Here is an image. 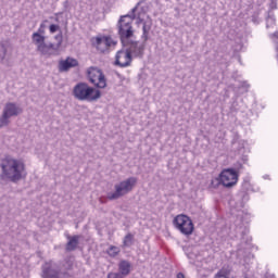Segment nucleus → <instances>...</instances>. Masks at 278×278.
Returning a JSON list of instances; mask_svg holds the SVG:
<instances>
[{
	"instance_id": "nucleus-14",
	"label": "nucleus",
	"mask_w": 278,
	"mask_h": 278,
	"mask_svg": "<svg viewBox=\"0 0 278 278\" xmlns=\"http://www.w3.org/2000/svg\"><path fill=\"white\" fill-rule=\"evenodd\" d=\"M126 16H129L132 22L137 20L139 23H142V18H144V9H142L140 4H137L130 13L126 14Z\"/></svg>"
},
{
	"instance_id": "nucleus-21",
	"label": "nucleus",
	"mask_w": 278,
	"mask_h": 278,
	"mask_svg": "<svg viewBox=\"0 0 278 278\" xmlns=\"http://www.w3.org/2000/svg\"><path fill=\"white\" fill-rule=\"evenodd\" d=\"M123 244H124V247H127V248L131 247L134 244V235L127 233L124 237Z\"/></svg>"
},
{
	"instance_id": "nucleus-13",
	"label": "nucleus",
	"mask_w": 278,
	"mask_h": 278,
	"mask_svg": "<svg viewBox=\"0 0 278 278\" xmlns=\"http://www.w3.org/2000/svg\"><path fill=\"white\" fill-rule=\"evenodd\" d=\"M22 112L23 109L12 102L7 103L3 109V114L7 115L9 118H12V116H18V114H21Z\"/></svg>"
},
{
	"instance_id": "nucleus-4",
	"label": "nucleus",
	"mask_w": 278,
	"mask_h": 278,
	"mask_svg": "<svg viewBox=\"0 0 278 278\" xmlns=\"http://www.w3.org/2000/svg\"><path fill=\"white\" fill-rule=\"evenodd\" d=\"M136 184H138V178L136 177H129L114 186V192H109L106 194V198L109 201H116L121 199L122 197H125V194H129L131 190L136 187Z\"/></svg>"
},
{
	"instance_id": "nucleus-3",
	"label": "nucleus",
	"mask_w": 278,
	"mask_h": 278,
	"mask_svg": "<svg viewBox=\"0 0 278 278\" xmlns=\"http://www.w3.org/2000/svg\"><path fill=\"white\" fill-rule=\"evenodd\" d=\"M73 96L78 101H88L89 103H92L101 99V91L94 89V87H90L86 83H78L73 89Z\"/></svg>"
},
{
	"instance_id": "nucleus-2",
	"label": "nucleus",
	"mask_w": 278,
	"mask_h": 278,
	"mask_svg": "<svg viewBox=\"0 0 278 278\" xmlns=\"http://www.w3.org/2000/svg\"><path fill=\"white\" fill-rule=\"evenodd\" d=\"M55 39L59 40L58 43L45 42V28H38V31L31 35L33 45L37 47L38 53L45 55L46 58L55 55L60 47H62V35H56Z\"/></svg>"
},
{
	"instance_id": "nucleus-7",
	"label": "nucleus",
	"mask_w": 278,
	"mask_h": 278,
	"mask_svg": "<svg viewBox=\"0 0 278 278\" xmlns=\"http://www.w3.org/2000/svg\"><path fill=\"white\" fill-rule=\"evenodd\" d=\"M87 77L96 88H106L108 87V80L105 79V75L103 74V71L99 67L91 66L87 70Z\"/></svg>"
},
{
	"instance_id": "nucleus-11",
	"label": "nucleus",
	"mask_w": 278,
	"mask_h": 278,
	"mask_svg": "<svg viewBox=\"0 0 278 278\" xmlns=\"http://www.w3.org/2000/svg\"><path fill=\"white\" fill-rule=\"evenodd\" d=\"M131 64V54L127 50H121L116 53L115 65L121 68H126Z\"/></svg>"
},
{
	"instance_id": "nucleus-17",
	"label": "nucleus",
	"mask_w": 278,
	"mask_h": 278,
	"mask_svg": "<svg viewBox=\"0 0 278 278\" xmlns=\"http://www.w3.org/2000/svg\"><path fill=\"white\" fill-rule=\"evenodd\" d=\"M96 47L98 51H101V53H105L108 51V40L104 37H97L96 38Z\"/></svg>"
},
{
	"instance_id": "nucleus-28",
	"label": "nucleus",
	"mask_w": 278,
	"mask_h": 278,
	"mask_svg": "<svg viewBox=\"0 0 278 278\" xmlns=\"http://www.w3.org/2000/svg\"><path fill=\"white\" fill-rule=\"evenodd\" d=\"M177 278H186V276L184 275V273H178Z\"/></svg>"
},
{
	"instance_id": "nucleus-24",
	"label": "nucleus",
	"mask_w": 278,
	"mask_h": 278,
	"mask_svg": "<svg viewBox=\"0 0 278 278\" xmlns=\"http://www.w3.org/2000/svg\"><path fill=\"white\" fill-rule=\"evenodd\" d=\"M49 29H50V34H55V31H59L60 25H58V24H51V25L49 26Z\"/></svg>"
},
{
	"instance_id": "nucleus-9",
	"label": "nucleus",
	"mask_w": 278,
	"mask_h": 278,
	"mask_svg": "<svg viewBox=\"0 0 278 278\" xmlns=\"http://www.w3.org/2000/svg\"><path fill=\"white\" fill-rule=\"evenodd\" d=\"M238 172L233 168H226L219 174V181L224 188H233L238 184Z\"/></svg>"
},
{
	"instance_id": "nucleus-23",
	"label": "nucleus",
	"mask_w": 278,
	"mask_h": 278,
	"mask_svg": "<svg viewBox=\"0 0 278 278\" xmlns=\"http://www.w3.org/2000/svg\"><path fill=\"white\" fill-rule=\"evenodd\" d=\"M8 55V47L4 43H0V60H5Z\"/></svg>"
},
{
	"instance_id": "nucleus-26",
	"label": "nucleus",
	"mask_w": 278,
	"mask_h": 278,
	"mask_svg": "<svg viewBox=\"0 0 278 278\" xmlns=\"http://www.w3.org/2000/svg\"><path fill=\"white\" fill-rule=\"evenodd\" d=\"M242 168H244V166L242 165V163H240V162H237L236 164H235V172L237 173V175H238V173H240V170H242Z\"/></svg>"
},
{
	"instance_id": "nucleus-19",
	"label": "nucleus",
	"mask_w": 278,
	"mask_h": 278,
	"mask_svg": "<svg viewBox=\"0 0 278 278\" xmlns=\"http://www.w3.org/2000/svg\"><path fill=\"white\" fill-rule=\"evenodd\" d=\"M142 40H144V42H147V40H149V31H151V25L148 24L147 22L143 23L142 26Z\"/></svg>"
},
{
	"instance_id": "nucleus-18",
	"label": "nucleus",
	"mask_w": 278,
	"mask_h": 278,
	"mask_svg": "<svg viewBox=\"0 0 278 278\" xmlns=\"http://www.w3.org/2000/svg\"><path fill=\"white\" fill-rule=\"evenodd\" d=\"M229 275H231V269L228 267H223L216 275V278H229Z\"/></svg>"
},
{
	"instance_id": "nucleus-6",
	"label": "nucleus",
	"mask_w": 278,
	"mask_h": 278,
	"mask_svg": "<svg viewBox=\"0 0 278 278\" xmlns=\"http://www.w3.org/2000/svg\"><path fill=\"white\" fill-rule=\"evenodd\" d=\"M173 225L180 231V233H182V236H192L194 232V224L187 215H177L173 220Z\"/></svg>"
},
{
	"instance_id": "nucleus-27",
	"label": "nucleus",
	"mask_w": 278,
	"mask_h": 278,
	"mask_svg": "<svg viewBox=\"0 0 278 278\" xmlns=\"http://www.w3.org/2000/svg\"><path fill=\"white\" fill-rule=\"evenodd\" d=\"M108 278H124L123 276L118 275V273H110Z\"/></svg>"
},
{
	"instance_id": "nucleus-8",
	"label": "nucleus",
	"mask_w": 278,
	"mask_h": 278,
	"mask_svg": "<svg viewBox=\"0 0 278 278\" xmlns=\"http://www.w3.org/2000/svg\"><path fill=\"white\" fill-rule=\"evenodd\" d=\"M42 278H66L68 277V273H63L60 270V267H58V264L53 262L45 263L41 267Z\"/></svg>"
},
{
	"instance_id": "nucleus-22",
	"label": "nucleus",
	"mask_w": 278,
	"mask_h": 278,
	"mask_svg": "<svg viewBox=\"0 0 278 278\" xmlns=\"http://www.w3.org/2000/svg\"><path fill=\"white\" fill-rule=\"evenodd\" d=\"M7 125H10V117L2 113V116L0 117V129L1 127H7Z\"/></svg>"
},
{
	"instance_id": "nucleus-10",
	"label": "nucleus",
	"mask_w": 278,
	"mask_h": 278,
	"mask_svg": "<svg viewBox=\"0 0 278 278\" xmlns=\"http://www.w3.org/2000/svg\"><path fill=\"white\" fill-rule=\"evenodd\" d=\"M124 47H128L126 51L130 53V55H135V58H142V55H144V43L130 39L129 43Z\"/></svg>"
},
{
	"instance_id": "nucleus-30",
	"label": "nucleus",
	"mask_w": 278,
	"mask_h": 278,
	"mask_svg": "<svg viewBox=\"0 0 278 278\" xmlns=\"http://www.w3.org/2000/svg\"><path fill=\"white\" fill-rule=\"evenodd\" d=\"M39 28L45 29V24H40Z\"/></svg>"
},
{
	"instance_id": "nucleus-5",
	"label": "nucleus",
	"mask_w": 278,
	"mask_h": 278,
	"mask_svg": "<svg viewBox=\"0 0 278 278\" xmlns=\"http://www.w3.org/2000/svg\"><path fill=\"white\" fill-rule=\"evenodd\" d=\"M134 23L129 16L122 15L117 22V34L121 39L123 47L129 43V40L134 38Z\"/></svg>"
},
{
	"instance_id": "nucleus-29",
	"label": "nucleus",
	"mask_w": 278,
	"mask_h": 278,
	"mask_svg": "<svg viewBox=\"0 0 278 278\" xmlns=\"http://www.w3.org/2000/svg\"><path fill=\"white\" fill-rule=\"evenodd\" d=\"M63 5H64V8L66 10V8H68V0L64 1Z\"/></svg>"
},
{
	"instance_id": "nucleus-12",
	"label": "nucleus",
	"mask_w": 278,
	"mask_h": 278,
	"mask_svg": "<svg viewBox=\"0 0 278 278\" xmlns=\"http://www.w3.org/2000/svg\"><path fill=\"white\" fill-rule=\"evenodd\" d=\"M75 66H79V62L73 58H67L66 60L59 62L60 73H66L71 71V68H75Z\"/></svg>"
},
{
	"instance_id": "nucleus-15",
	"label": "nucleus",
	"mask_w": 278,
	"mask_h": 278,
	"mask_svg": "<svg viewBox=\"0 0 278 278\" xmlns=\"http://www.w3.org/2000/svg\"><path fill=\"white\" fill-rule=\"evenodd\" d=\"M131 273V263L129 261H121L118 264V275L123 278L127 277Z\"/></svg>"
},
{
	"instance_id": "nucleus-20",
	"label": "nucleus",
	"mask_w": 278,
	"mask_h": 278,
	"mask_svg": "<svg viewBox=\"0 0 278 278\" xmlns=\"http://www.w3.org/2000/svg\"><path fill=\"white\" fill-rule=\"evenodd\" d=\"M106 253L110 257H116V255L121 253V248L116 245H110V248L106 250Z\"/></svg>"
},
{
	"instance_id": "nucleus-16",
	"label": "nucleus",
	"mask_w": 278,
	"mask_h": 278,
	"mask_svg": "<svg viewBox=\"0 0 278 278\" xmlns=\"http://www.w3.org/2000/svg\"><path fill=\"white\" fill-rule=\"evenodd\" d=\"M67 243L65 245V251L67 252H72L75 251L77 249V247H79V236H68L67 237Z\"/></svg>"
},
{
	"instance_id": "nucleus-1",
	"label": "nucleus",
	"mask_w": 278,
	"mask_h": 278,
	"mask_svg": "<svg viewBox=\"0 0 278 278\" xmlns=\"http://www.w3.org/2000/svg\"><path fill=\"white\" fill-rule=\"evenodd\" d=\"M0 168L2 170L0 174V179H2V181L9 180L16 184L17 181H21L23 177H25V163L12 156L2 159Z\"/></svg>"
},
{
	"instance_id": "nucleus-25",
	"label": "nucleus",
	"mask_w": 278,
	"mask_h": 278,
	"mask_svg": "<svg viewBox=\"0 0 278 278\" xmlns=\"http://www.w3.org/2000/svg\"><path fill=\"white\" fill-rule=\"evenodd\" d=\"M104 40H106V47L110 49V47L116 45V42H114V39H112V37H104Z\"/></svg>"
}]
</instances>
